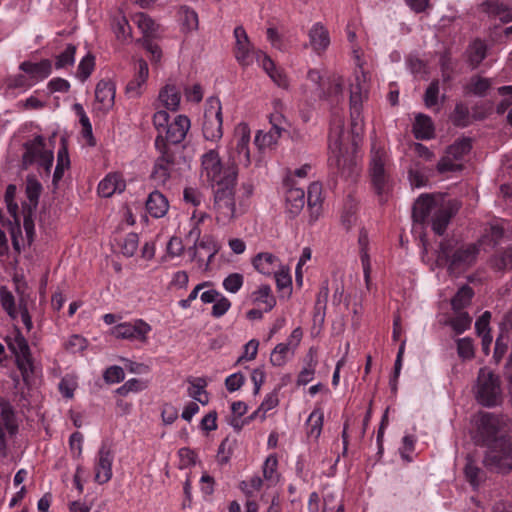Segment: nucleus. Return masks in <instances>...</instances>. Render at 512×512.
Listing matches in <instances>:
<instances>
[{
	"label": "nucleus",
	"mask_w": 512,
	"mask_h": 512,
	"mask_svg": "<svg viewBox=\"0 0 512 512\" xmlns=\"http://www.w3.org/2000/svg\"><path fill=\"white\" fill-rule=\"evenodd\" d=\"M103 378L106 383H119L124 380L125 373L122 367L113 365L105 370Z\"/></svg>",
	"instance_id": "obj_60"
},
{
	"label": "nucleus",
	"mask_w": 512,
	"mask_h": 512,
	"mask_svg": "<svg viewBox=\"0 0 512 512\" xmlns=\"http://www.w3.org/2000/svg\"><path fill=\"white\" fill-rule=\"evenodd\" d=\"M480 7L489 17L499 18L504 23L512 21V10L507 4L497 0H487Z\"/></svg>",
	"instance_id": "obj_24"
},
{
	"label": "nucleus",
	"mask_w": 512,
	"mask_h": 512,
	"mask_svg": "<svg viewBox=\"0 0 512 512\" xmlns=\"http://www.w3.org/2000/svg\"><path fill=\"white\" fill-rule=\"evenodd\" d=\"M283 103L281 100H276L274 102L275 107V113H272L270 116V124L272 132H278L279 136H281V133L285 130V127L283 126V123L286 121L280 110L282 109Z\"/></svg>",
	"instance_id": "obj_50"
},
{
	"label": "nucleus",
	"mask_w": 512,
	"mask_h": 512,
	"mask_svg": "<svg viewBox=\"0 0 512 512\" xmlns=\"http://www.w3.org/2000/svg\"><path fill=\"white\" fill-rule=\"evenodd\" d=\"M201 165L202 176H205L209 182L214 183L217 186L224 182L228 170H233L236 173V178L238 177V169L235 166V163L229 161L224 167L218 152L213 149L202 155Z\"/></svg>",
	"instance_id": "obj_10"
},
{
	"label": "nucleus",
	"mask_w": 512,
	"mask_h": 512,
	"mask_svg": "<svg viewBox=\"0 0 512 512\" xmlns=\"http://www.w3.org/2000/svg\"><path fill=\"white\" fill-rule=\"evenodd\" d=\"M143 389H144L143 383L136 378H132V379L126 381L122 386H120L116 390V393L125 397L131 392L136 393V392L142 391Z\"/></svg>",
	"instance_id": "obj_62"
},
{
	"label": "nucleus",
	"mask_w": 512,
	"mask_h": 512,
	"mask_svg": "<svg viewBox=\"0 0 512 512\" xmlns=\"http://www.w3.org/2000/svg\"><path fill=\"white\" fill-rule=\"evenodd\" d=\"M457 353L463 360L472 359L475 355L473 341L469 337L460 338L457 341Z\"/></svg>",
	"instance_id": "obj_52"
},
{
	"label": "nucleus",
	"mask_w": 512,
	"mask_h": 512,
	"mask_svg": "<svg viewBox=\"0 0 512 512\" xmlns=\"http://www.w3.org/2000/svg\"><path fill=\"white\" fill-rule=\"evenodd\" d=\"M95 67V57L88 53L83 57L77 68V77L82 81H86L91 75Z\"/></svg>",
	"instance_id": "obj_49"
},
{
	"label": "nucleus",
	"mask_w": 512,
	"mask_h": 512,
	"mask_svg": "<svg viewBox=\"0 0 512 512\" xmlns=\"http://www.w3.org/2000/svg\"><path fill=\"white\" fill-rule=\"evenodd\" d=\"M279 137L278 132L269 131L267 133H263L262 131H258L254 142L259 149H264L276 144Z\"/></svg>",
	"instance_id": "obj_55"
},
{
	"label": "nucleus",
	"mask_w": 512,
	"mask_h": 512,
	"mask_svg": "<svg viewBox=\"0 0 512 512\" xmlns=\"http://www.w3.org/2000/svg\"><path fill=\"white\" fill-rule=\"evenodd\" d=\"M386 152L375 145L371 149L369 174L375 193L381 203L386 202L392 189V179L386 169Z\"/></svg>",
	"instance_id": "obj_7"
},
{
	"label": "nucleus",
	"mask_w": 512,
	"mask_h": 512,
	"mask_svg": "<svg viewBox=\"0 0 512 512\" xmlns=\"http://www.w3.org/2000/svg\"><path fill=\"white\" fill-rule=\"evenodd\" d=\"M494 267L499 271L512 269V248L505 249L502 254L495 259Z\"/></svg>",
	"instance_id": "obj_64"
},
{
	"label": "nucleus",
	"mask_w": 512,
	"mask_h": 512,
	"mask_svg": "<svg viewBox=\"0 0 512 512\" xmlns=\"http://www.w3.org/2000/svg\"><path fill=\"white\" fill-rule=\"evenodd\" d=\"M469 62L473 68L479 66V64L485 59L487 53V46L481 40H475L469 46Z\"/></svg>",
	"instance_id": "obj_42"
},
{
	"label": "nucleus",
	"mask_w": 512,
	"mask_h": 512,
	"mask_svg": "<svg viewBox=\"0 0 512 512\" xmlns=\"http://www.w3.org/2000/svg\"><path fill=\"white\" fill-rule=\"evenodd\" d=\"M456 313V316L450 319L449 325L457 334H462L463 332L470 328L472 318L469 316L467 312L458 311Z\"/></svg>",
	"instance_id": "obj_47"
},
{
	"label": "nucleus",
	"mask_w": 512,
	"mask_h": 512,
	"mask_svg": "<svg viewBox=\"0 0 512 512\" xmlns=\"http://www.w3.org/2000/svg\"><path fill=\"white\" fill-rule=\"evenodd\" d=\"M481 243L458 245L454 239H443L437 250V261L444 264L450 274H459L475 264Z\"/></svg>",
	"instance_id": "obj_4"
},
{
	"label": "nucleus",
	"mask_w": 512,
	"mask_h": 512,
	"mask_svg": "<svg viewBox=\"0 0 512 512\" xmlns=\"http://www.w3.org/2000/svg\"><path fill=\"white\" fill-rule=\"evenodd\" d=\"M509 346V337L505 336L503 334L499 335L495 342V348H494V354L493 359L496 364H498L505 354L507 353Z\"/></svg>",
	"instance_id": "obj_58"
},
{
	"label": "nucleus",
	"mask_w": 512,
	"mask_h": 512,
	"mask_svg": "<svg viewBox=\"0 0 512 512\" xmlns=\"http://www.w3.org/2000/svg\"><path fill=\"white\" fill-rule=\"evenodd\" d=\"M294 351L291 342L277 344L270 355L271 364L273 366H283L288 358L294 354Z\"/></svg>",
	"instance_id": "obj_33"
},
{
	"label": "nucleus",
	"mask_w": 512,
	"mask_h": 512,
	"mask_svg": "<svg viewBox=\"0 0 512 512\" xmlns=\"http://www.w3.org/2000/svg\"><path fill=\"white\" fill-rule=\"evenodd\" d=\"M0 303L2 308L12 319L17 318L18 312L15 306V298L6 286L0 287Z\"/></svg>",
	"instance_id": "obj_46"
},
{
	"label": "nucleus",
	"mask_w": 512,
	"mask_h": 512,
	"mask_svg": "<svg viewBox=\"0 0 512 512\" xmlns=\"http://www.w3.org/2000/svg\"><path fill=\"white\" fill-rule=\"evenodd\" d=\"M492 87V80L480 75H473L469 81L464 85L463 89L465 94L474 95L477 97H485Z\"/></svg>",
	"instance_id": "obj_28"
},
{
	"label": "nucleus",
	"mask_w": 512,
	"mask_h": 512,
	"mask_svg": "<svg viewBox=\"0 0 512 512\" xmlns=\"http://www.w3.org/2000/svg\"><path fill=\"white\" fill-rule=\"evenodd\" d=\"M23 214V228L25 230L27 242L30 245L33 242L35 236V225L32 218L33 211H31V207H29L28 210H26V206H24Z\"/></svg>",
	"instance_id": "obj_57"
},
{
	"label": "nucleus",
	"mask_w": 512,
	"mask_h": 512,
	"mask_svg": "<svg viewBox=\"0 0 512 512\" xmlns=\"http://www.w3.org/2000/svg\"><path fill=\"white\" fill-rule=\"evenodd\" d=\"M321 194H322V186L320 183L313 182L309 185L306 202L308 205V209L311 212V215L312 216L315 215V218H317V216L319 215V211L321 208V202H322Z\"/></svg>",
	"instance_id": "obj_32"
},
{
	"label": "nucleus",
	"mask_w": 512,
	"mask_h": 512,
	"mask_svg": "<svg viewBox=\"0 0 512 512\" xmlns=\"http://www.w3.org/2000/svg\"><path fill=\"white\" fill-rule=\"evenodd\" d=\"M308 36L310 46L317 54L324 52L330 45L329 32L320 22L312 25Z\"/></svg>",
	"instance_id": "obj_22"
},
{
	"label": "nucleus",
	"mask_w": 512,
	"mask_h": 512,
	"mask_svg": "<svg viewBox=\"0 0 512 512\" xmlns=\"http://www.w3.org/2000/svg\"><path fill=\"white\" fill-rule=\"evenodd\" d=\"M501 398L499 377L487 368H481L478 373L476 399L486 407L496 406Z\"/></svg>",
	"instance_id": "obj_8"
},
{
	"label": "nucleus",
	"mask_w": 512,
	"mask_h": 512,
	"mask_svg": "<svg viewBox=\"0 0 512 512\" xmlns=\"http://www.w3.org/2000/svg\"><path fill=\"white\" fill-rule=\"evenodd\" d=\"M307 358L309 359L307 366L304 367L298 375V379H297L298 385H306L309 382H311L314 378L317 360L315 358V353L312 348L309 350V352L307 354Z\"/></svg>",
	"instance_id": "obj_41"
},
{
	"label": "nucleus",
	"mask_w": 512,
	"mask_h": 512,
	"mask_svg": "<svg viewBox=\"0 0 512 512\" xmlns=\"http://www.w3.org/2000/svg\"><path fill=\"white\" fill-rule=\"evenodd\" d=\"M139 245V237L136 233H128L123 239L121 252L126 257H132L136 253Z\"/></svg>",
	"instance_id": "obj_53"
},
{
	"label": "nucleus",
	"mask_w": 512,
	"mask_h": 512,
	"mask_svg": "<svg viewBox=\"0 0 512 512\" xmlns=\"http://www.w3.org/2000/svg\"><path fill=\"white\" fill-rule=\"evenodd\" d=\"M149 76L148 64L145 60L139 59L135 65V74L125 89V93L129 98H138L143 94L146 81Z\"/></svg>",
	"instance_id": "obj_18"
},
{
	"label": "nucleus",
	"mask_w": 512,
	"mask_h": 512,
	"mask_svg": "<svg viewBox=\"0 0 512 512\" xmlns=\"http://www.w3.org/2000/svg\"><path fill=\"white\" fill-rule=\"evenodd\" d=\"M344 125L340 118H335L329 133V166L345 179L355 180L359 169L355 157L343 152Z\"/></svg>",
	"instance_id": "obj_5"
},
{
	"label": "nucleus",
	"mask_w": 512,
	"mask_h": 512,
	"mask_svg": "<svg viewBox=\"0 0 512 512\" xmlns=\"http://www.w3.org/2000/svg\"><path fill=\"white\" fill-rule=\"evenodd\" d=\"M285 187V213L293 219L303 210L306 203L305 192L302 188L294 187L292 180L287 178L284 181Z\"/></svg>",
	"instance_id": "obj_15"
},
{
	"label": "nucleus",
	"mask_w": 512,
	"mask_h": 512,
	"mask_svg": "<svg viewBox=\"0 0 512 512\" xmlns=\"http://www.w3.org/2000/svg\"><path fill=\"white\" fill-rule=\"evenodd\" d=\"M23 164L25 166L38 163L47 172L53 164V152L45 149V139L41 135L24 144Z\"/></svg>",
	"instance_id": "obj_12"
},
{
	"label": "nucleus",
	"mask_w": 512,
	"mask_h": 512,
	"mask_svg": "<svg viewBox=\"0 0 512 512\" xmlns=\"http://www.w3.org/2000/svg\"><path fill=\"white\" fill-rule=\"evenodd\" d=\"M150 331L151 326L148 323L137 319L133 323L124 322L114 326L111 329V334L118 339L145 341Z\"/></svg>",
	"instance_id": "obj_13"
},
{
	"label": "nucleus",
	"mask_w": 512,
	"mask_h": 512,
	"mask_svg": "<svg viewBox=\"0 0 512 512\" xmlns=\"http://www.w3.org/2000/svg\"><path fill=\"white\" fill-rule=\"evenodd\" d=\"M234 38V55L237 62L243 67L250 66L253 63L254 56L257 51L254 50L248 35L242 26L235 27Z\"/></svg>",
	"instance_id": "obj_14"
},
{
	"label": "nucleus",
	"mask_w": 512,
	"mask_h": 512,
	"mask_svg": "<svg viewBox=\"0 0 512 512\" xmlns=\"http://www.w3.org/2000/svg\"><path fill=\"white\" fill-rule=\"evenodd\" d=\"M244 282V277L240 273H232L229 274L224 280H223V287L226 291L230 293H237Z\"/></svg>",
	"instance_id": "obj_56"
},
{
	"label": "nucleus",
	"mask_w": 512,
	"mask_h": 512,
	"mask_svg": "<svg viewBox=\"0 0 512 512\" xmlns=\"http://www.w3.org/2000/svg\"><path fill=\"white\" fill-rule=\"evenodd\" d=\"M413 133L416 139L428 140L434 137V125L431 118L425 114H418L413 124Z\"/></svg>",
	"instance_id": "obj_29"
},
{
	"label": "nucleus",
	"mask_w": 512,
	"mask_h": 512,
	"mask_svg": "<svg viewBox=\"0 0 512 512\" xmlns=\"http://www.w3.org/2000/svg\"><path fill=\"white\" fill-rule=\"evenodd\" d=\"M252 296L254 303H263L266 305L265 312L270 311L276 305V299L272 295V290L269 285H261L253 292Z\"/></svg>",
	"instance_id": "obj_39"
},
{
	"label": "nucleus",
	"mask_w": 512,
	"mask_h": 512,
	"mask_svg": "<svg viewBox=\"0 0 512 512\" xmlns=\"http://www.w3.org/2000/svg\"><path fill=\"white\" fill-rule=\"evenodd\" d=\"M458 209L457 201L438 202L430 195L422 194L413 205L412 217L421 224L430 220L432 230L441 236Z\"/></svg>",
	"instance_id": "obj_3"
},
{
	"label": "nucleus",
	"mask_w": 512,
	"mask_h": 512,
	"mask_svg": "<svg viewBox=\"0 0 512 512\" xmlns=\"http://www.w3.org/2000/svg\"><path fill=\"white\" fill-rule=\"evenodd\" d=\"M162 105L171 111H176L180 105V91L173 84L165 85L159 92L158 96Z\"/></svg>",
	"instance_id": "obj_30"
},
{
	"label": "nucleus",
	"mask_w": 512,
	"mask_h": 512,
	"mask_svg": "<svg viewBox=\"0 0 512 512\" xmlns=\"http://www.w3.org/2000/svg\"><path fill=\"white\" fill-rule=\"evenodd\" d=\"M181 20L183 26L189 31L198 28V15L194 10L188 7L182 8Z\"/></svg>",
	"instance_id": "obj_61"
},
{
	"label": "nucleus",
	"mask_w": 512,
	"mask_h": 512,
	"mask_svg": "<svg viewBox=\"0 0 512 512\" xmlns=\"http://www.w3.org/2000/svg\"><path fill=\"white\" fill-rule=\"evenodd\" d=\"M236 183V173L233 170H228L224 182L214 190L213 210L216 222L219 225H228L243 214V198H249L253 192L251 184L243 183L241 186L242 194L236 196Z\"/></svg>",
	"instance_id": "obj_2"
},
{
	"label": "nucleus",
	"mask_w": 512,
	"mask_h": 512,
	"mask_svg": "<svg viewBox=\"0 0 512 512\" xmlns=\"http://www.w3.org/2000/svg\"><path fill=\"white\" fill-rule=\"evenodd\" d=\"M324 415L320 409H315L311 412L307 419L309 427L308 435L317 439L322 431Z\"/></svg>",
	"instance_id": "obj_43"
},
{
	"label": "nucleus",
	"mask_w": 512,
	"mask_h": 512,
	"mask_svg": "<svg viewBox=\"0 0 512 512\" xmlns=\"http://www.w3.org/2000/svg\"><path fill=\"white\" fill-rule=\"evenodd\" d=\"M138 28L148 37L156 32V23L145 13H138L134 17Z\"/></svg>",
	"instance_id": "obj_51"
},
{
	"label": "nucleus",
	"mask_w": 512,
	"mask_h": 512,
	"mask_svg": "<svg viewBox=\"0 0 512 512\" xmlns=\"http://www.w3.org/2000/svg\"><path fill=\"white\" fill-rule=\"evenodd\" d=\"M19 68L31 79L39 81L47 78L51 74L52 62L49 59H42L37 63L24 61L20 64Z\"/></svg>",
	"instance_id": "obj_23"
},
{
	"label": "nucleus",
	"mask_w": 512,
	"mask_h": 512,
	"mask_svg": "<svg viewBox=\"0 0 512 512\" xmlns=\"http://www.w3.org/2000/svg\"><path fill=\"white\" fill-rule=\"evenodd\" d=\"M42 190L41 183L34 177H28L26 182V196L29 203H23L22 208L26 206V210L31 207V211H34L38 205L39 196Z\"/></svg>",
	"instance_id": "obj_35"
},
{
	"label": "nucleus",
	"mask_w": 512,
	"mask_h": 512,
	"mask_svg": "<svg viewBox=\"0 0 512 512\" xmlns=\"http://www.w3.org/2000/svg\"><path fill=\"white\" fill-rule=\"evenodd\" d=\"M472 148L470 138H462L450 145L447 154L451 155L455 160H461Z\"/></svg>",
	"instance_id": "obj_44"
},
{
	"label": "nucleus",
	"mask_w": 512,
	"mask_h": 512,
	"mask_svg": "<svg viewBox=\"0 0 512 512\" xmlns=\"http://www.w3.org/2000/svg\"><path fill=\"white\" fill-rule=\"evenodd\" d=\"M254 268L264 275L274 274L280 267L279 259L271 253H259L253 259Z\"/></svg>",
	"instance_id": "obj_27"
},
{
	"label": "nucleus",
	"mask_w": 512,
	"mask_h": 512,
	"mask_svg": "<svg viewBox=\"0 0 512 512\" xmlns=\"http://www.w3.org/2000/svg\"><path fill=\"white\" fill-rule=\"evenodd\" d=\"M8 349L16 358V364L23 377L32 372V359L27 340L18 329L5 338Z\"/></svg>",
	"instance_id": "obj_11"
},
{
	"label": "nucleus",
	"mask_w": 512,
	"mask_h": 512,
	"mask_svg": "<svg viewBox=\"0 0 512 512\" xmlns=\"http://www.w3.org/2000/svg\"><path fill=\"white\" fill-rule=\"evenodd\" d=\"M190 386L188 388V394L193 399L201 403L202 405H206L208 403L207 393L205 391V387L207 386V381L205 378L198 377L189 380Z\"/></svg>",
	"instance_id": "obj_36"
},
{
	"label": "nucleus",
	"mask_w": 512,
	"mask_h": 512,
	"mask_svg": "<svg viewBox=\"0 0 512 512\" xmlns=\"http://www.w3.org/2000/svg\"><path fill=\"white\" fill-rule=\"evenodd\" d=\"M77 47L74 44H68L64 51L55 57V68L57 70L72 67L75 63V54Z\"/></svg>",
	"instance_id": "obj_40"
},
{
	"label": "nucleus",
	"mask_w": 512,
	"mask_h": 512,
	"mask_svg": "<svg viewBox=\"0 0 512 512\" xmlns=\"http://www.w3.org/2000/svg\"><path fill=\"white\" fill-rule=\"evenodd\" d=\"M366 96V75L364 72H361V74H356L355 82L350 86V106H361Z\"/></svg>",
	"instance_id": "obj_31"
},
{
	"label": "nucleus",
	"mask_w": 512,
	"mask_h": 512,
	"mask_svg": "<svg viewBox=\"0 0 512 512\" xmlns=\"http://www.w3.org/2000/svg\"><path fill=\"white\" fill-rule=\"evenodd\" d=\"M451 121L457 127L468 126L470 123V113L468 106L462 102L457 103L451 114Z\"/></svg>",
	"instance_id": "obj_45"
},
{
	"label": "nucleus",
	"mask_w": 512,
	"mask_h": 512,
	"mask_svg": "<svg viewBox=\"0 0 512 512\" xmlns=\"http://www.w3.org/2000/svg\"><path fill=\"white\" fill-rule=\"evenodd\" d=\"M445 99V94L440 97L439 80H433L428 85L423 95L425 106L429 109L434 108L435 106H438L440 102L443 103Z\"/></svg>",
	"instance_id": "obj_34"
},
{
	"label": "nucleus",
	"mask_w": 512,
	"mask_h": 512,
	"mask_svg": "<svg viewBox=\"0 0 512 512\" xmlns=\"http://www.w3.org/2000/svg\"><path fill=\"white\" fill-rule=\"evenodd\" d=\"M189 236H194L196 238V241H198V238L200 236V229L198 227H194L190 232ZM200 250H204L205 253L208 254L207 264L211 262L214 255L217 252L215 242L210 237L203 238L200 242H195L194 245L189 249V251L192 254L193 259H197L198 261H202L203 255L200 252Z\"/></svg>",
	"instance_id": "obj_21"
},
{
	"label": "nucleus",
	"mask_w": 512,
	"mask_h": 512,
	"mask_svg": "<svg viewBox=\"0 0 512 512\" xmlns=\"http://www.w3.org/2000/svg\"><path fill=\"white\" fill-rule=\"evenodd\" d=\"M169 208L166 197L157 190L152 191L146 201V210L154 218L163 217Z\"/></svg>",
	"instance_id": "obj_25"
},
{
	"label": "nucleus",
	"mask_w": 512,
	"mask_h": 512,
	"mask_svg": "<svg viewBox=\"0 0 512 512\" xmlns=\"http://www.w3.org/2000/svg\"><path fill=\"white\" fill-rule=\"evenodd\" d=\"M96 109L107 112L114 105L115 85L110 80H100L95 89Z\"/></svg>",
	"instance_id": "obj_20"
},
{
	"label": "nucleus",
	"mask_w": 512,
	"mask_h": 512,
	"mask_svg": "<svg viewBox=\"0 0 512 512\" xmlns=\"http://www.w3.org/2000/svg\"><path fill=\"white\" fill-rule=\"evenodd\" d=\"M230 307H231L230 300L227 297H225L224 295L220 294V296L218 297V300H216L214 302V305H213L212 311H211V315L214 318H220L224 314L227 313V311L230 309Z\"/></svg>",
	"instance_id": "obj_63"
},
{
	"label": "nucleus",
	"mask_w": 512,
	"mask_h": 512,
	"mask_svg": "<svg viewBox=\"0 0 512 512\" xmlns=\"http://www.w3.org/2000/svg\"><path fill=\"white\" fill-rule=\"evenodd\" d=\"M155 147L159 156L154 162L150 178L157 186H165L170 179L180 176L183 158L177 149L165 143L162 135L156 137Z\"/></svg>",
	"instance_id": "obj_6"
},
{
	"label": "nucleus",
	"mask_w": 512,
	"mask_h": 512,
	"mask_svg": "<svg viewBox=\"0 0 512 512\" xmlns=\"http://www.w3.org/2000/svg\"><path fill=\"white\" fill-rule=\"evenodd\" d=\"M235 136L237 138L235 152L231 157L232 163H235V166L243 165L248 166L251 162L250 160V151H249V143H250V129L246 123H240L237 125L235 129Z\"/></svg>",
	"instance_id": "obj_16"
},
{
	"label": "nucleus",
	"mask_w": 512,
	"mask_h": 512,
	"mask_svg": "<svg viewBox=\"0 0 512 512\" xmlns=\"http://www.w3.org/2000/svg\"><path fill=\"white\" fill-rule=\"evenodd\" d=\"M351 133L354 138L363 132V119L361 117V106H350Z\"/></svg>",
	"instance_id": "obj_54"
},
{
	"label": "nucleus",
	"mask_w": 512,
	"mask_h": 512,
	"mask_svg": "<svg viewBox=\"0 0 512 512\" xmlns=\"http://www.w3.org/2000/svg\"><path fill=\"white\" fill-rule=\"evenodd\" d=\"M125 189V182L117 173L108 174L98 185L100 196L108 198L116 192H122Z\"/></svg>",
	"instance_id": "obj_26"
},
{
	"label": "nucleus",
	"mask_w": 512,
	"mask_h": 512,
	"mask_svg": "<svg viewBox=\"0 0 512 512\" xmlns=\"http://www.w3.org/2000/svg\"><path fill=\"white\" fill-rule=\"evenodd\" d=\"M278 460L275 455H269L263 464V476L264 479L271 484H275L278 481L277 474Z\"/></svg>",
	"instance_id": "obj_48"
},
{
	"label": "nucleus",
	"mask_w": 512,
	"mask_h": 512,
	"mask_svg": "<svg viewBox=\"0 0 512 512\" xmlns=\"http://www.w3.org/2000/svg\"><path fill=\"white\" fill-rule=\"evenodd\" d=\"M473 295V289L468 285H463L451 300L452 309L455 312L461 311L470 304Z\"/></svg>",
	"instance_id": "obj_38"
},
{
	"label": "nucleus",
	"mask_w": 512,
	"mask_h": 512,
	"mask_svg": "<svg viewBox=\"0 0 512 512\" xmlns=\"http://www.w3.org/2000/svg\"><path fill=\"white\" fill-rule=\"evenodd\" d=\"M114 455L110 448L103 444L99 451L95 464V481L99 484L107 483L112 478V463Z\"/></svg>",
	"instance_id": "obj_17"
},
{
	"label": "nucleus",
	"mask_w": 512,
	"mask_h": 512,
	"mask_svg": "<svg viewBox=\"0 0 512 512\" xmlns=\"http://www.w3.org/2000/svg\"><path fill=\"white\" fill-rule=\"evenodd\" d=\"M77 388V382L73 376L66 375L59 382V391L65 398H72Z\"/></svg>",
	"instance_id": "obj_59"
},
{
	"label": "nucleus",
	"mask_w": 512,
	"mask_h": 512,
	"mask_svg": "<svg viewBox=\"0 0 512 512\" xmlns=\"http://www.w3.org/2000/svg\"><path fill=\"white\" fill-rule=\"evenodd\" d=\"M464 474L466 480L474 488H477L485 478L484 472L475 464L474 460L470 456L466 458Z\"/></svg>",
	"instance_id": "obj_37"
},
{
	"label": "nucleus",
	"mask_w": 512,
	"mask_h": 512,
	"mask_svg": "<svg viewBox=\"0 0 512 512\" xmlns=\"http://www.w3.org/2000/svg\"><path fill=\"white\" fill-rule=\"evenodd\" d=\"M190 128V119L185 115H178L166 128V136L163 137L168 145L181 143Z\"/></svg>",
	"instance_id": "obj_19"
},
{
	"label": "nucleus",
	"mask_w": 512,
	"mask_h": 512,
	"mask_svg": "<svg viewBox=\"0 0 512 512\" xmlns=\"http://www.w3.org/2000/svg\"><path fill=\"white\" fill-rule=\"evenodd\" d=\"M222 107L221 102L216 97L207 99L204 111V121L202 125L203 136L206 140L216 142L222 138Z\"/></svg>",
	"instance_id": "obj_9"
},
{
	"label": "nucleus",
	"mask_w": 512,
	"mask_h": 512,
	"mask_svg": "<svg viewBox=\"0 0 512 512\" xmlns=\"http://www.w3.org/2000/svg\"><path fill=\"white\" fill-rule=\"evenodd\" d=\"M507 418L492 413L480 415L476 443L487 447L484 465L497 473L512 470V443L506 435Z\"/></svg>",
	"instance_id": "obj_1"
}]
</instances>
